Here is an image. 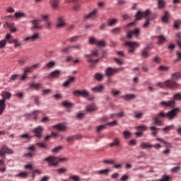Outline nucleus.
Listing matches in <instances>:
<instances>
[{
  "label": "nucleus",
  "mask_w": 181,
  "mask_h": 181,
  "mask_svg": "<svg viewBox=\"0 0 181 181\" xmlns=\"http://www.w3.org/2000/svg\"><path fill=\"white\" fill-rule=\"evenodd\" d=\"M149 52L146 49H144L141 52V56L142 57H144L145 59H146V57H148V56H149Z\"/></svg>",
  "instance_id": "obj_54"
},
{
  "label": "nucleus",
  "mask_w": 181,
  "mask_h": 181,
  "mask_svg": "<svg viewBox=\"0 0 181 181\" xmlns=\"http://www.w3.org/2000/svg\"><path fill=\"white\" fill-rule=\"evenodd\" d=\"M73 94H74V95H76V96L81 95L82 97H85V98L89 97V95H90L88 92L87 90H75V91H74Z\"/></svg>",
  "instance_id": "obj_17"
},
{
  "label": "nucleus",
  "mask_w": 181,
  "mask_h": 181,
  "mask_svg": "<svg viewBox=\"0 0 181 181\" xmlns=\"http://www.w3.org/2000/svg\"><path fill=\"white\" fill-rule=\"evenodd\" d=\"M117 22H118L117 19L112 18V19L107 21V25H109V26H112V25H115L117 23Z\"/></svg>",
  "instance_id": "obj_46"
},
{
  "label": "nucleus",
  "mask_w": 181,
  "mask_h": 181,
  "mask_svg": "<svg viewBox=\"0 0 181 181\" xmlns=\"http://www.w3.org/2000/svg\"><path fill=\"white\" fill-rule=\"evenodd\" d=\"M106 125H109V127H115L118 125V122L117 120H114L113 122L107 123Z\"/></svg>",
  "instance_id": "obj_55"
},
{
  "label": "nucleus",
  "mask_w": 181,
  "mask_h": 181,
  "mask_svg": "<svg viewBox=\"0 0 181 181\" xmlns=\"http://www.w3.org/2000/svg\"><path fill=\"white\" fill-rule=\"evenodd\" d=\"M59 134L56 133V132H52L51 134L47 135L45 137V141H49V139H50V138H56V136H58Z\"/></svg>",
  "instance_id": "obj_44"
},
{
  "label": "nucleus",
  "mask_w": 181,
  "mask_h": 181,
  "mask_svg": "<svg viewBox=\"0 0 181 181\" xmlns=\"http://www.w3.org/2000/svg\"><path fill=\"white\" fill-rule=\"evenodd\" d=\"M181 101V93H176L175 95H174L173 96V100H170L168 102H165V101H163L161 102V105L164 106V107H175V101Z\"/></svg>",
  "instance_id": "obj_5"
},
{
  "label": "nucleus",
  "mask_w": 181,
  "mask_h": 181,
  "mask_svg": "<svg viewBox=\"0 0 181 181\" xmlns=\"http://www.w3.org/2000/svg\"><path fill=\"white\" fill-rule=\"evenodd\" d=\"M30 87V88H33V90H39V88H42V83H31Z\"/></svg>",
  "instance_id": "obj_32"
},
{
  "label": "nucleus",
  "mask_w": 181,
  "mask_h": 181,
  "mask_svg": "<svg viewBox=\"0 0 181 181\" xmlns=\"http://www.w3.org/2000/svg\"><path fill=\"white\" fill-rule=\"evenodd\" d=\"M6 46V40H2L0 41V49H4Z\"/></svg>",
  "instance_id": "obj_58"
},
{
  "label": "nucleus",
  "mask_w": 181,
  "mask_h": 181,
  "mask_svg": "<svg viewBox=\"0 0 181 181\" xmlns=\"http://www.w3.org/2000/svg\"><path fill=\"white\" fill-rule=\"evenodd\" d=\"M15 17L16 19H21L22 18H26V14H25V13L16 12L15 13Z\"/></svg>",
  "instance_id": "obj_38"
},
{
  "label": "nucleus",
  "mask_w": 181,
  "mask_h": 181,
  "mask_svg": "<svg viewBox=\"0 0 181 181\" xmlns=\"http://www.w3.org/2000/svg\"><path fill=\"white\" fill-rule=\"evenodd\" d=\"M96 107H95V105L92 104L90 105H88L86 107V110L88 112H92V111H95Z\"/></svg>",
  "instance_id": "obj_37"
},
{
  "label": "nucleus",
  "mask_w": 181,
  "mask_h": 181,
  "mask_svg": "<svg viewBox=\"0 0 181 181\" xmlns=\"http://www.w3.org/2000/svg\"><path fill=\"white\" fill-rule=\"evenodd\" d=\"M37 114H39V110H35L31 113V117H34V119L36 121L37 119Z\"/></svg>",
  "instance_id": "obj_61"
},
{
  "label": "nucleus",
  "mask_w": 181,
  "mask_h": 181,
  "mask_svg": "<svg viewBox=\"0 0 181 181\" xmlns=\"http://www.w3.org/2000/svg\"><path fill=\"white\" fill-rule=\"evenodd\" d=\"M139 36V28H135L134 30H132L127 33V37L129 39H132V37H135Z\"/></svg>",
  "instance_id": "obj_13"
},
{
  "label": "nucleus",
  "mask_w": 181,
  "mask_h": 181,
  "mask_svg": "<svg viewBox=\"0 0 181 181\" xmlns=\"http://www.w3.org/2000/svg\"><path fill=\"white\" fill-rule=\"evenodd\" d=\"M150 129L151 131H152L151 135H153V136H156V134H158V131H159V129L155 127H151Z\"/></svg>",
  "instance_id": "obj_43"
},
{
  "label": "nucleus",
  "mask_w": 181,
  "mask_h": 181,
  "mask_svg": "<svg viewBox=\"0 0 181 181\" xmlns=\"http://www.w3.org/2000/svg\"><path fill=\"white\" fill-rule=\"evenodd\" d=\"M93 93H103V91L105 90V87L104 85H100L98 86H95L91 88Z\"/></svg>",
  "instance_id": "obj_20"
},
{
  "label": "nucleus",
  "mask_w": 181,
  "mask_h": 181,
  "mask_svg": "<svg viewBox=\"0 0 181 181\" xmlns=\"http://www.w3.org/2000/svg\"><path fill=\"white\" fill-rule=\"evenodd\" d=\"M40 20H34L31 21V23H33V26L34 29H38V30H40L43 29V25H40Z\"/></svg>",
  "instance_id": "obj_18"
},
{
  "label": "nucleus",
  "mask_w": 181,
  "mask_h": 181,
  "mask_svg": "<svg viewBox=\"0 0 181 181\" xmlns=\"http://www.w3.org/2000/svg\"><path fill=\"white\" fill-rule=\"evenodd\" d=\"M17 176L18 177H23V179H28V173L26 172L20 173L19 174H18Z\"/></svg>",
  "instance_id": "obj_51"
},
{
  "label": "nucleus",
  "mask_w": 181,
  "mask_h": 181,
  "mask_svg": "<svg viewBox=\"0 0 181 181\" xmlns=\"http://www.w3.org/2000/svg\"><path fill=\"white\" fill-rule=\"evenodd\" d=\"M83 46L81 44H78L64 48L62 50V52H63L64 53H69V52H71L72 49L74 50H81Z\"/></svg>",
  "instance_id": "obj_8"
},
{
  "label": "nucleus",
  "mask_w": 181,
  "mask_h": 181,
  "mask_svg": "<svg viewBox=\"0 0 181 181\" xmlns=\"http://www.w3.org/2000/svg\"><path fill=\"white\" fill-rule=\"evenodd\" d=\"M173 128H175V126L173 124H172V125L167 126L165 128H163V131H164V132H169V131H171V129H173Z\"/></svg>",
  "instance_id": "obj_49"
},
{
  "label": "nucleus",
  "mask_w": 181,
  "mask_h": 181,
  "mask_svg": "<svg viewBox=\"0 0 181 181\" xmlns=\"http://www.w3.org/2000/svg\"><path fill=\"white\" fill-rule=\"evenodd\" d=\"M156 141H158L159 142H163V144H165V149H170V148H172V144L165 141L163 139L157 138Z\"/></svg>",
  "instance_id": "obj_27"
},
{
  "label": "nucleus",
  "mask_w": 181,
  "mask_h": 181,
  "mask_svg": "<svg viewBox=\"0 0 181 181\" xmlns=\"http://www.w3.org/2000/svg\"><path fill=\"white\" fill-rule=\"evenodd\" d=\"M78 39H80L79 36H73L69 37L67 40L68 42H70V43H74L76 42H77V40H78Z\"/></svg>",
  "instance_id": "obj_41"
},
{
  "label": "nucleus",
  "mask_w": 181,
  "mask_h": 181,
  "mask_svg": "<svg viewBox=\"0 0 181 181\" xmlns=\"http://www.w3.org/2000/svg\"><path fill=\"white\" fill-rule=\"evenodd\" d=\"M125 101H131V100H135L136 97L134 94H127L122 96Z\"/></svg>",
  "instance_id": "obj_24"
},
{
  "label": "nucleus",
  "mask_w": 181,
  "mask_h": 181,
  "mask_svg": "<svg viewBox=\"0 0 181 181\" xmlns=\"http://www.w3.org/2000/svg\"><path fill=\"white\" fill-rule=\"evenodd\" d=\"M39 39H40V35H39V33H35L33 35L24 38V42H28V43H30V42H36V40H39Z\"/></svg>",
  "instance_id": "obj_9"
},
{
  "label": "nucleus",
  "mask_w": 181,
  "mask_h": 181,
  "mask_svg": "<svg viewBox=\"0 0 181 181\" xmlns=\"http://www.w3.org/2000/svg\"><path fill=\"white\" fill-rule=\"evenodd\" d=\"M67 160H69L67 158H59L53 156H49L44 159V162L47 163L48 166H57V165H59L60 162H62V163H64L67 162Z\"/></svg>",
  "instance_id": "obj_2"
},
{
  "label": "nucleus",
  "mask_w": 181,
  "mask_h": 181,
  "mask_svg": "<svg viewBox=\"0 0 181 181\" xmlns=\"http://www.w3.org/2000/svg\"><path fill=\"white\" fill-rule=\"evenodd\" d=\"M5 108H6V102L4 100H0V115L4 114V111H5Z\"/></svg>",
  "instance_id": "obj_23"
},
{
  "label": "nucleus",
  "mask_w": 181,
  "mask_h": 181,
  "mask_svg": "<svg viewBox=\"0 0 181 181\" xmlns=\"http://www.w3.org/2000/svg\"><path fill=\"white\" fill-rule=\"evenodd\" d=\"M89 43L90 45H97L98 47H104L105 46V42L104 41H98L94 37L90 38Z\"/></svg>",
  "instance_id": "obj_11"
},
{
  "label": "nucleus",
  "mask_w": 181,
  "mask_h": 181,
  "mask_svg": "<svg viewBox=\"0 0 181 181\" xmlns=\"http://www.w3.org/2000/svg\"><path fill=\"white\" fill-rule=\"evenodd\" d=\"M140 148H141V149H151L152 144H149L148 143L146 142H141Z\"/></svg>",
  "instance_id": "obj_28"
},
{
  "label": "nucleus",
  "mask_w": 181,
  "mask_h": 181,
  "mask_svg": "<svg viewBox=\"0 0 181 181\" xmlns=\"http://www.w3.org/2000/svg\"><path fill=\"white\" fill-rule=\"evenodd\" d=\"M121 30H122V29L119 27L112 29L110 32L111 33H113V35H119V33H121Z\"/></svg>",
  "instance_id": "obj_39"
},
{
  "label": "nucleus",
  "mask_w": 181,
  "mask_h": 181,
  "mask_svg": "<svg viewBox=\"0 0 181 181\" xmlns=\"http://www.w3.org/2000/svg\"><path fill=\"white\" fill-rule=\"evenodd\" d=\"M70 179H71V180L74 181H81V179H80V177L77 176V175H71Z\"/></svg>",
  "instance_id": "obj_56"
},
{
  "label": "nucleus",
  "mask_w": 181,
  "mask_h": 181,
  "mask_svg": "<svg viewBox=\"0 0 181 181\" xmlns=\"http://www.w3.org/2000/svg\"><path fill=\"white\" fill-rule=\"evenodd\" d=\"M72 83H74V77H69V78L64 83V87H69Z\"/></svg>",
  "instance_id": "obj_34"
},
{
  "label": "nucleus",
  "mask_w": 181,
  "mask_h": 181,
  "mask_svg": "<svg viewBox=\"0 0 181 181\" xmlns=\"http://www.w3.org/2000/svg\"><path fill=\"white\" fill-rule=\"evenodd\" d=\"M52 128H54V129H57V131H61L62 132H64V131L67 129V127H66V126H64V124H58L54 125Z\"/></svg>",
  "instance_id": "obj_22"
},
{
  "label": "nucleus",
  "mask_w": 181,
  "mask_h": 181,
  "mask_svg": "<svg viewBox=\"0 0 181 181\" xmlns=\"http://www.w3.org/2000/svg\"><path fill=\"white\" fill-rule=\"evenodd\" d=\"M37 69H40V64H35L33 66L24 68V72L25 74H28V73H33V71L37 70Z\"/></svg>",
  "instance_id": "obj_10"
},
{
  "label": "nucleus",
  "mask_w": 181,
  "mask_h": 181,
  "mask_svg": "<svg viewBox=\"0 0 181 181\" xmlns=\"http://www.w3.org/2000/svg\"><path fill=\"white\" fill-rule=\"evenodd\" d=\"M108 172H110L109 169H104L99 171H97L98 175H108Z\"/></svg>",
  "instance_id": "obj_48"
},
{
  "label": "nucleus",
  "mask_w": 181,
  "mask_h": 181,
  "mask_svg": "<svg viewBox=\"0 0 181 181\" xmlns=\"http://www.w3.org/2000/svg\"><path fill=\"white\" fill-rule=\"evenodd\" d=\"M121 70L122 69L119 68L107 67L105 70V73L107 77H112V76H115V74H118V73H119Z\"/></svg>",
  "instance_id": "obj_7"
},
{
  "label": "nucleus",
  "mask_w": 181,
  "mask_h": 181,
  "mask_svg": "<svg viewBox=\"0 0 181 181\" xmlns=\"http://www.w3.org/2000/svg\"><path fill=\"white\" fill-rule=\"evenodd\" d=\"M56 28L57 29H63V28H66V22L64 21V18L63 17H59L57 18Z\"/></svg>",
  "instance_id": "obj_12"
},
{
  "label": "nucleus",
  "mask_w": 181,
  "mask_h": 181,
  "mask_svg": "<svg viewBox=\"0 0 181 181\" xmlns=\"http://www.w3.org/2000/svg\"><path fill=\"white\" fill-rule=\"evenodd\" d=\"M158 45H163V43L166 42V37H165L163 35L158 36Z\"/></svg>",
  "instance_id": "obj_36"
},
{
  "label": "nucleus",
  "mask_w": 181,
  "mask_h": 181,
  "mask_svg": "<svg viewBox=\"0 0 181 181\" xmlns=\"http://www.w3.org/2000/svg\"><path fill=\"white\" fill-rule=\"evenodd\" d=\"M110 146H119V140L118 138H115L113 142L110 144Z\"/></svg>",
  "instance_id": "obj_40"
},
{
  "label": "nucleus",
  "mask_w": 181,
  "mask_h": 181,
  "mask_svg": "<svg viewBox=\"0 0 181 181\" xmlns=\"http://www.w3.org/2000/svg\"><path fill=\"white\" fill-rule=\"evenodd\" d=\"M5 153L12 154V153H13V151H12V149L8 148V147H6V146H4L0 149V156H4L5 155Z\"/></svg>",
  "instance_id": "obj_16"
},
{
  "label": "nucleus",
  "mask_w": 181,
  "mask_h": 181,
  "mask_svg": "<svg viewBox=\"0 0 181 181\" xmlns=\"http://www.w3.org/2000/svg\"><path fill=\"white\" fill-rule=\"evenodd\" d=\"M43 131V127H38L37 128L34 129V132L35 134V136H37V138H40L42 136V132Z\"/></svg>",
  "instance_id": "obj_25"
},
{
  "label": "nucleus",
  "mask_w": 181,
  "mask_h": 181,
  "mask_svg": "<svg viewBox=\"0 0 181 181\" xmlns=\"http://www.w3.org/2000/svg\"><path fill=\"white\" fill-rule=\"evenodd\" d=\"M160 88H170V90H176L180 87V84L173 80H167L165 82H158L156 84Z\"/></svg>",
  "instance_id": "obj_1"
},
{
  "label": "nucleus",
  "mask_w": 181,
  "mask_h": 181,
  "mask_svg": "<svg viewBox=\"0 0 181 181\" xmlns=\"http://www.w3.org/2000/svg\"><path fill=\"white\" fill-rule=\"evenodd\" d=\"M180 23H181V21L180 20L175 21L174 24L175 29H179V25H180Z\"/></svg>",
  "instance_id": "obj_63"
},
{
  "label": "nucleus",
  "mask_w": 181,
  "mask_h": 181,
  "mask_svg": "<svg viewBox=\"0 0 181 181\" xmlns=\"http://www.w3.org/2000/svg\"><path fill=\"white\" fill-rule=\"evenodd\" d=\"M159 118H160V117H158H158L154 118V123L156 124V125L160 127L162 126V121H160Z\"/></svg>",
  "instance_id": "obj_50"
},
{
  "label": "nucleus",
  "mask_w": 181,
  "mask_h": 181,
  "mask_svg": "<svg viewBox=\"0 0 181 181\" xmlns=\"http://www.w3.org/2000/svg\"><path fill=\"white\" fill-rule=\"evenodd\" d=\"M123 135H124L125 139H128V138H129L131 136V132H129L128 131H124L123 132Z\"/></svg>",
  "instance_id": "obj_60"
},
{
  "label": "nucleus",
  "mask_w": 181,
  "mask_h": 181,
  "mask_svg": "<svg viewBox=\"0 0 181 181\" xmlns=\"http://www.w3.org/2000/svg\"><path fill=\"white\" fill-rule=\"evenodd\" d=\"M5 40H6V42H8L10 44H12L15 42V39H13V37H12V35L11 34H7L6 35V39H4Z\"/></svg>",
  "instance_id": "obj_33"
},
{
  "label": "nucleus",
  "mask_w": 181,
  "mask_h": 181,
  "mask_svg": "<svg viewBox=\"0 0 181 181\" xmlns=\"http://www.w3.org/2000/svg\"><path fill=\"white\" fill-rule=\"evenodd\" d=\"M168 21H169V12L165 11L164 16L162 17V21L164 23H168Z\"/></svg>",
  "instance_id": "obj_35"
},
{
  "label": "nucleus",
  "mask_w": 181,
  "mask_h": 181,
  "mask_svg": "<svg viewBox=\"0 0 181 181\" xmlns=\"http://www.w3.org/2000/svg\"><path fill=\"white\" fill-rule=\"evenodd\" d=\"M180 166L175 167L171 169V172H173V173H177V172H180Z\"/></svg>",
  "instance_id": "obj_57"
},
{
  "label": "nucleus",
  "mask_w": 181,
  "mask_h": 181,
  "mask_svg": "<svg viewBox=\"0 0 181 181\" xmlns=\"http://www.w3.org/2000/svg\"><path fill=\"white\" fill-rule=\"evenodd\" d=\"M137 131L142 132V131H148V127L145 125H140L136 127Z\"/></svg>",
  "instance_id": "obj_42"
},
{
  "label": "nucleus",
  "mask_w": 181,
  "mask_h": 181,
  "mask_svg": "<svg viewBox=\"0 0 181 181\" xmlns=\"http://www.w3.org/2000/svg\"><path fill=\"white\" fill-rule=\"evenodd\" d=\"M56 66V62L51 61L45 64V69L49 70V69H53Z\"/></svg>",
  "instance_id": "obj_29"
},
{
  "label": "nucleus",
  "mask_w": 181,
  "mask_h": 181,
  "mask_svg": "<svg viewBox=\"0 0 181 181\" xmlns=\"http://www.w3.org/2000/svg\"><path fill=\"white\" fill-rule=\"evenodd\" d=\"M178 78H181L180 72L174 73L171 75V80L177 81Z\"/></svg>",
  "instance_id": "obj_30"
},
{
  "label": "nucleus",
  "mask_w": 181,
  "mask_h": 181,
  "mask_svg": "<svg viewBox=\"0 0 181 181\" xmlns=\"http://www.w3.org/2000/svg\"><path fill=\"white\" fill-rule=\"evenodd\" d=\"M1 97H2V99L1 100L6 103V100H10L11 98L12 94H11V93L7 91H2Z\"/></svg>",
  "instance_id": "obj_19"
},
{
  "label": "nucleus",
  "mask_w": 181,
  "mask_h": 181,
  "mask_svg": "<svg viewBox=\"0 0 181 181\" xmlns=\"http://www.w3.org/2000/svg\"><path fill=\"white\" fill-rule=\"evenodd\" d=\"M94 77L97 81H101V80H103V76L100 73H97L94 75Z\"/></svg>",
  "instance_id": "obj_47"
},
{
  "label": "nucleus",
  "mask_w": 181,
  "mask_h": 181,
  "mask_svg": "<svg viewBox=\"0 0 181 181\" xmlns=\"http://www.w3.org/2000/svg\"><path fill=\"white\" fill-rule=\"evenodd\" d=\"M85 57L88 59L87 62L90 63V64H95V63H98V59H93V57H98V50H95L92 52L91 54H85Z\"/></svg>",
  "instance_id": "obj_6"
},
{
  "label": "nucleus",
  "mask_w": 181,
  "mask_h": 181,
  "mask_svg": "<svg viewBox=\"0 0 181 181\" xmlns=\"http://www.w3.org/2000/svg\"><path fill=\"white\" fill-rule=\"evenodd\" d=\"M126 46H129L130 49H129V53H134V50H135V47H138L139 46V44L135 42H125Z\"/></svg>",
  "instance_id": "obj_14"
},
{
  "label": "nucleus",
  "mask_w": 181,
  "mask_h": 181,
  "mask_svg": "<svg viewBox=\"0 0 181 181\" xmlns=\"http://www.w3.org/2000/svg\"><path fill=\"white\" fill-rule=\"evenodd\" d=\"M35 153V146H32L29 147V152L25 154V158H32Z\"/></svg>",
  "instance_id": "obj_26"
},
{
  "label": "nucleus",
  "mask_w": 181,
  "mask_h": 181,
  "mask_svg": "<svg viewBox=\"0 0 181 181\" xmlns=\"http://www.w3.org/2000/svg\"><path fill=\"white\" fill-rule=\"evenodd\" d=\"M160 71H168L169 70V66H160L158 67Z\"/></svg>",
  "instance_id": "obj_59"
},
{
  "label": "nucleus",
  "mask_w": 181,
  "mask_h": 181,
  "mask_svg": "<svg viewBox=\"0 0 181 181\" xmlns=\"http://www.w3.org/2000/svg\"><path fill=\"white\" fill-rule=\"evenodd\" d=\"M59 77H60V71L59 70L53 71L48 76V78H59Z\"/></svg>",
  "instance_id": "obj_21"
},
{
  "label": "nucleus",
  "mask_w": 181,
  "mask_h": 181,
  "mask_svg": "<svg viewBox=\"0 0 181 181\" xmlns=\"http://www.w3.org/2000/svg\"><path fill=\"white\" fill-rule=\"evenodd\" d=\"M15 26L14 23H9V22H6L4 24V28H8L9 29H12Z\"/></svg>",
  "instance_id": "obj_45"
},
{
  "label": "nucleus",
  "mask_w": 181,
  "mask_h": 181,
  "mask_svg": "<svg viewBox=\"0 0 181 181\" xmlns=\"http://www.w3.org/2000/svg\"><path fill=\"white\" fill-rule=\"evenodd\" d=\"M142 18H148V19H156L158 18V14L152 13L149 10L145 12L138 11L136 14V19H142Z\"/></svg>",
  "instance_id": "obj_4"
},
{
  "label": "nucleus",
  "mask_w": 181,
  "mask_h": 181,
  "mask_svg": "<svg viewBox=\"0 0 181 181\" xmlns=\"http://www.w3.org/2000/svg\"><path fill=\"white\" fill-rule=\"evenodd\" d=\"M158 8L160 9H162V8H163V6H165V1L164 0H158Z\"/></svg>",
  "instance_id": "obj_53"
},
{
  "label": "nucleus",
  "mask_w": 181,
  "mask_h": 181,
  "mask_svg": "<svg viewBox=\"0 0 181 181\" xmlns=\"http://www.w3.org/2000/svg\"><path fill=\"white\" fill-rule=\"evenodd\" d=\"M97 18V10H94L90 12L89 14H86L84 16V21H88V19H92L94 21Z\"/></svg>",
  "instance_id": "obj_15"
},
{
  "label": "nucleus",
  "mask_w": 181,
  "mask_h": 181,
  "mask_svg": "<svg viewBox=\"0 0 181 181\" xmlns=\"http://www.w3.org/2000/svg\"><path fill=\"white\" fill-rule=\"evenodd\" d=\"M50 6L53 8V9H57L59 8V0H51Z\"/></svg>",
  "instance_id": "obj_31"
},
{
  "label": "nucleus",
  "mask_w": 181,
  "mask_h": 181,
  "mask_svg": "<svg viewBox=\"0 0 181 181\" xmlns=\"http://www.w3.org/2000/svg\"><path fill=\"white\" fill-rule=\"evenodd\" d=\"M62 105H64V107H66V108H71V107H73V103L67 102V101H64L62 103Z\"/></svg>",
  "instance_id": "obj_52"
},
{
  "label": "nucleus",
  "mask_w": 181,
  "mask_h": 181,
  "mask_svg": "<svg viewBox=\"0 0 181 181\" xmlns=\"http://www.w3.org/2000/svg\"><path fill=\"white\" fill-rule=\"evenodd\" d=\"M42 26H43V28H47V29H50V28H52V23L50 22H47L42 25Z\"/></svg>",
  "instance_id": "obj_62"
},
{
  "label": "nucleus",
  "mask_w": 181,
  "mask_h": 181,
  "mask_svg": "<svg viewBox=\"0 0 181 181\" xmlns=\"http://www.w3.org/2000/svg\"><path fill=\"white\" fill-rule=\"evenodd\" d=\"M160 181H169V177L168 175H164Z\"/></svg>",
  "instance_id": "obj_64"
},
{
  "label": "nucleus",
  "mask_w": 181,
  "mask_h": 181,
  "mask_svg": "<svg viewBox=\"0 0 181 181\" xmlns=\"http://www.w3.org/2000/svg\"><path fill=\"white\" fill-rule=\"evenodd\" d=\"M179 112H180V109L177 107L173 108L167 113L160 112L157 115L158 117H161V118H167V119L172 121V119H175V118L177 117V114H179Z\"/></svg>",
  "instance_id": "obj_3"
}]
</instances>
